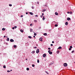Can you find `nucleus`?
Returning a JSON list of instances; mask_svg holds the SVG:
<instances>
[{
  "instance_id": "f257e3e1",
  "label": "nucleus",
  "mask_w": 75,
  "mask_h": 75,
  "mask_svg": "<svg viewBox=\"0 0 75 75\" xmlns=\"http://www.w3.org/2000/svg\"><path fill=\"white\" fill-rule=\"evenodd\" d=\"M63 65L64 67H67V66H68V64H67V63H65Z\"/></svg>"
},
{
  "instance_id": "f03ea898",
  "label": "nucleus",
  "mask_w": 75,
  "mask_h": 75,
  "mask_svg": "<svg viewBox=\"0 0 75 75\" xmlns=\"http://www.w3.org/2000/svg\"><path fill=\"white\" fill-rule=\"evenodd\" d=\"M50 50H48V52H49V54H50V55L52 54V52H50Z\"/></svg>"
},
{
  "instance_id": "7ed1b4c3",
  "label": "nucleus",
  "mask_w": 75,
  "mask_h": 75,
  "mask_svg": "<svg viewBox=\"0 0 75 75\" xmlns=\"http://www.w3.org/2000/svg\"><path fill=\"white\" fill-rule=\"evenodd\" d=\"M36 52L37 54H38V52H40V51H39V49H38L36 51Z\"/></svg>"
},
{
  "instance_id": "20e7f679",
  "label": "nucleus",
  "mask_w": 75,
  "mask_h": 75,
  "mask_svg": "<svg viewBox=\"0 0 75 75\" xmlns=\"http://www.w3.org/2000/svg\"><path fill=\"white\" fill-rule=\"evenodd\" d=\"M10 42H14V40H13V39H11L10 40Z\"/></svg>"
},
{
  "instance_id": "39448f33",
  "label": "nucleus",
  "mask_w": 75,
  "mask_h": 75,
  "mask_svg": "<svg viewBox=\"0 0 75 75\" xmlns=\"http://www.w3.org/2000/svg\"><path fill=\"white\" fill-rule=\"evenodd\" d=\"M39 40L40 41H42V38H40L39 39Z\"/></svg>"
},
{
  "instance_id": "423d86ee",
  "label": "nucleus",
  "mask_w": 75,
  "mask_h": 75,
  "mask_svg": "<svg viewBox=\"0 0 75 75\" xmlns=\"http://www.w3.org/2000/svg\"><path fill=\"white\" fill-rule=\"evenodd\" d=\"M46 57V54H44L43 55V57Z\"/></svg>"
},
{
  "instance_id": "0eeeda50",
  "label": "nucleus",
  "mask_w": 75,
  "mask_h": 75,
  "mask_svg": "<svg viewBox=\"0 0 75 75\" xmlns=\"http://www.w3.org/2000/svg\"><path fill=\"white\" fill-rule=\"evenodd\" d=\"M67 20L68 21H69V20H71V18H67Z\"/></svg>"
},
{
  "instance_id": "6e6552de",
  "label": "nucleus",
  "mask_w": 75,
  "mask_h": 75,
  "mask_svg": "<svg viewBox=\"0 0 75 75\" xmlns=\"http://www.w3.org/2000/svg\"><path fill=\"white\" fill-rule=\"evenodd\" d=\"M29 13L32 16H33V14H34L32 12H29Z\"/></svg>"
},
{
  "instance_id": "1a4fd4ad",
  "label": "nucleus",
  "mask_w": 75,
  "mask_h": 75,
  "mask_svg": "<svg viewBox=\"0 0 75 75\" xmlns=\"http://www.w3.org/2000/svg\"><path fill=\"white\" fill-rule=\"evenodd\" d=\"M68 22H66L65 23V25H68Z\"/></svg>"
},
{
  "instance_id": "9d476101",
  "label": "nucleus",
  "mask_w": 75,
  "mask_h": 75,
  "mask_svg": "<svg viewBox=\"0 0 75 75\" xmlns=\"http://www.w3.org/2000/svg\"><path fill=\"white\" fill-rule=\"evenodd\" d=\"M30 32H32V31H33V30L32 29H30Z\"/></svg>"
},
{
  "instance_id": "9b49d317",
  "label": "nucleus",
  "mask_w": 75,
  "mask_h": 75,
  "mask_svg": "<svg viewBox=\"0 0 75 75\" xmlns=\"http://www.w3.org/2000/svg\"><path fill=\"white\" fill-rule=\"evenodd\" d=\"M44 35H45V36L47 35V33H45L43 34Z\"/></svg>"
},
{
  "instance_id": "f8f14e48",
  "label": "nucleus",
  "mask_w": 75,
  "mask_h": 75,
  "mask_svg": "<svg viewBox=\"0 0 75 75\" xmlns=\"http://www.w3.org/2000/svg\"><path fill=\"white\" fill-rule=\"evenodd\" d=\"M62 48V47H59L58 48H57V50H58V49H61Z\"/></svg>"
},
{
  "instance_id": "ddd939ff",
  "label": "nucleus",
  "mask_w": 75,
  "mask_h": 75,
  "mask_svg": "<svg viewBox=\"0 0 75 75\" xmlns=\"http://www.w3.org/2000/svg\"><path fill=\"white\" fill-rule=\"evenodd\" d=\"M6 41H9V38H8L6 39Z\"/></svg>"
},
{
  "instance_id": "4468645a",
  "label": "nucleus",
  "mask_w": 75,
  "mask_h": 75,
  "mask_svg": "<svg viewBox=\"0 0 75 75\" xmlns=\"http://www.w3.org/2000/svg\"><path fill=\"white\" fill-rule=\"evenodd\" d=\"M20 31L21 32V33H23V30L22 29H21L20 30Z\"/></svg>"
},
{
  "instance_id": "2eb2a0df",
  "label": "nucleus",
  "mask_w": 75,
  "mask_h": 75,
  "mask_svg": "<svg viewBox=\"0 0 75 75\" xmlns=\"http://www.w3.org/2000/svg\"><path fill=\"white\" fill-rule=\"evenodd\" d=\"M28 38H30L31 39L32 38V37L31 36H28Z\"/></svg>"
},
{
  "instance_id": "dca6fc26",
  "label": "nucleus",
  "mask_w": 75,
  "mask_h": 75,
  "mask_svg": "<svg viewBox=\"0 0 75 75\" xmlns=\"http://www.w3.org/2000/svg\"><path fill=\"white\" fill-rule=\"evenodd\" d=\"M34 22L35 23H37V21L36 20H34Z\"/></svg>"
},
{
  "instance_id": "f3484780",
  "label": "nucleus",
  "mask_w": 75,
  "mask_h": 75,
  "mask_svg": "<svg viewBox=\"0 0 75 75\" xmlns=\"http://www.w3.org/2000/svg\"><path fill=\"white\" fill-rule=\"evenodd\" d=\"M55 15H56V16H57V15H58V13L57 12H55Z\"/></svg>"
},
{
  "instance_id": "a211bd4d",
  "label": "nucleus",
  "mask_w": 75,
  "mask_h": 75,
  "mask_svg": "<svg viewBox=\"0 0 75 75\" xmlns=\"http://www.w3.org/2000/svg\"><path fill=\"white\" fill-rule=\"evenodd\" d=\"M57 54H59V50L57 51Z\"/></svg>"
},
{
  "instance_id": "6ab92c4d",
  "label": "nucleus",
  "mask_w": 75,
  "mask_h": 75,
  "mask_svg": "<svg viewBox=\"0 0 75 75\" xmlns=\"http://www.w3.org/2000/svg\"><path fill=\"white\" fill-rule=\"evenodd\" d=\"M45 16H44L43 17V18H42V20H45V18L44 17Z\"/></svg>"
},
{
  "instance_id": "aec40b11",
  "label": "nucleus",
  "mask_w": 75,
  "mask_h": 75,
  "mask_svg": "<svg viewBox=\"0 0 75 75\" xmlns=\"http://www.w3.org/2000/svg\"><path fill=\"white\" fill-rule=\"evenodd\" d=\"M2 31H4V30H5V28H3L2 29Z\"/></svg>"
},
{
  "instance_id": "412c9836",
  "label": "nucleus",
  "mask_w": 75,
  "mask_h": 75,
  "mask_svg": "<svg viewBox=\"0 0 75 75\" xmlns=\"http://www.w3.org/2000/svg\"><path fill=\"white\" fill-rule=\"evenodd\" d=\"M37 62L38 63H39L40 62V61L39 60V59H38L37 60Z\"/></svg>"
},
{
  "instance_id": "4be33fe9",
  "label": "nucleus",
  "mask_w": 75,
  "mask_h": 75,
  "mask_svg": "<svg viewBox=\"0 0 75 75\" xmlns=\"http://www.w3.org/2000/svg\"><path fill=\"white\" fill-rule=\"evenodd\" d=\"M29 68H26V70H27V71H29Z\"/></svg>"
},
{
  "instance_id": "5701e85b",
  "label": "nucleus",
  "mask_w": 75,
  "mask_h": 75,
  "mask_svg": "<svg viewBox=\"0 0 75 75\" xmlns=\"http://www.w3.org/2000/svg\"><path fill=\"white\" fill-rule=\"evenodd\" d=\"M9 6H10V7H11L12 6V5L11 4H9Z\"/></svg>"
},
{
  "instance_id": "b1692460",
  "label": "nucleus",
  "mask_w": 75,
  "mask_h": 75,
  "mask_svg": "<svg viewBox=\"0 0 75 75\" xmlns=\"http://www.w3.org/2000/svg\"><path fill=\"white\" fill-rule=\"evenodd\" d=\"M32 53L34 54V53H35V51H33L32 52Z\"/></svg>"
},
{
  "instance_id": "393cba45",
  "label": "nucleus",
  "mask_w": 75,
  "mask_h": 75,
  "mask_svg": "<svg viewBox=\"0 0 75 75\" xmlns=\"http://www.w3.org/2000/svg\"><path fill=\"white\" fill-rule=\"evenodd\" d=\"M45 72L46 73V74H49L47 72V71H46Z\"/></svg>"
},
{
  "instance_id": "a878e982",
  "label": "nucleus",
  "mask_w": 75,
  "mask_h": 75,
  "mask_svg": "<svg viewBox=\"0 0 75 75\" xmlns=\"http://www.w3.org/2000/svg\"><path fill=\"white\" fill-rule=\"evenodd\" d=\"M45 7H47V4H45Z\"/></svg>"
},
{
  "instance_id": "bb28decb",
  "label": "nucleus",
  "mask_w": 75,
  "mask_h": 75,
  "mask_svg": "<svg viewBox=\"0 0 75 75\" xmlns=\"http://www.w3.org/2000/svg\"><path fill=\"white\" fill-rule=\"evenodd\" d=\"M46 11V10L45 9H43V12H44V11Z\"/></svg>"
},
{
  "instance_id": "cd10ccee",
  "label": "nucleus",
  "mask_w": 75,
  "mask_h": 75,
  "mask_svg": "<svg viewBox=\"0 0 75 75\" xmlns=\"http://www.w3.org/2000/svg\"><path fill=\"white\" fill-rule=\"evenodd\" d=\"M13 47H14V48H16V45H14Z\"/></svg>"
},
{
  "instance_id": "c85d7f7f",
  "label": "nucleus",
  "mask_w": 75,
  "mask_h": 75,
  "mask_svg": "<svg viewBox=\"0 0 75 75\" xmlns=\"http://www.w3.org/2000/svg\"><path fill=\"white\" fill-rule=\"evenodd\" d=\"M32 66L33 67H35V66L34 65V64H32Z\"/></svg>"
},
{
  "instance_id": "c756f323",
  "label": "nucleus",
  "mask_w": 75,
  "mask_h": 75,
  "mask_svg": "<svg viewBox=\"0 0 75 75\" xmlns=\"http://www.w3.org/2000/svg\"><path fill=\"white\" fill-rule=\"evenodd\" d=\"M3 68H6V66H4Z\"/></svg>"
},
{
  "instance_id": "7c9ffc66",
  "label": "nucleus",
  "mask_w": 75,
  "mask_h": 75,
  "mask_svg": "<svg viewBox=\"0 0 75 75\" xmlns=\"http://www.w3.org/2000/svg\"><path fill=\"white\" fill-rule=\"evenodd\" d=\"M55 27H57L58 26V25H57V24H55Z\"/></svg>"
},
{
  "instance_id": "2f4dec72",
  "label": "nucleus",
  "mask_w": 75,
  "mask_h": 75,
  "mask_svg": "<svg viewBox=\"0 0 75 75\" xmlns=\"http://www.w3.org/2000/svg\"><path fill=\"white\" fill-rule=\"evenodd\" d=\"M17 26H14V28H17Z\"/></svg>"
},
{
  "instance_id": "473e14b6",
  "label": "nucleus",
  "mask_w": 75,
  "mask_h": 75,
  "mask_svg": "<svg viewBox=\"0 0 75 75\" xmlns=\"http://www.w3.org/2000/svg\"><path fill=\"white\" fill-rule=\"evenodd\" d=\"M34 35H37V33H34Z\"/></svg>"
},
{
  "instance_id": "72a5a7b5",
  "label": "nucleus",
  "mask_w": 75,
  "mask_h": 75,
  "mask_svg": "<svg viewBox=\"0 0 75 75\" xmlns=\"http://www.w3.org/2000/svg\"><path fill=\"white\" fill-rule=\"evenodd\" d=\"M70 48H72V46H70Z\"/></svg>"
},
{
  "instance_id": "f704fd0d",
  "label": "nucleus",
  "mask_w": 75,
  "mask_h": 75,
  "mask_svg": "<svg viewBox=\"0 0 75 75\" xmlns=\"http://www.w3.org/2000/svg\"><path fill=\"white\" fill-rule=\"evenodd\" d=\"M74 51H75L74 50H73V51L71 52V53H74Z\"/></svg>"
},
{
  "instance_id": "c9c22d12",
  "label": "nucleus",
  "mask_w": 75,
  "mask_h": 75,
  "mask_svg": "<svg viewBox=\"0 0 75 75\" xmlns=\"http://www.w3.org/2000/svg\"><path fill=\"white\" fill-rule=\"evenodd\" d=\"M69 51H71V48H69Z\"/></svg>"
},
{
  "instance_id": "e433bc0d",
  "label": "nucleus",
  "mask_w": 75,
  "mask_h": 75,
  "mask_svg": "<svg viewBox=\"0 0 75 75\" xmlns=\"http://www.w3.org/2000/svg\"><path fill=\"white\" fill-rule=\"evenodd\" d=\"M21 17H23V15H22L21 16Z\"/></svg>"
},
{
  "instance_id": "4c0bfd02",
  "label": "nucleus",
  "mask_w": 75,
  "mask_h": 75,
  "mask_svg": "<svg viewBox=\"0 0 75 75\" xmlns=\"http://www.w3.org/2000/svg\"><path fill=\"white\" fill-rule=\"evenodd\" d=\"M48 50H51V48L49 47L48 48Z\"/></svg>"
},
{
  "instance_id": "58836bf2",
  "label": "nucleus",
  "mask_w": 75,
  "mask_h": 75,
  "mask_svg": "<svg viewBox=\"0 0 75 75\" xmlns=\"http://www.w3.org/2000/svg\"><path fill=\"white\" fill-rule=\"evenodd\" d=\"M7 72H10V71H9V70H8L7 71Z\"/></svg>"
},
{
  "instance_id": "ea45409f",
  "label": "nucleus",
  "mask_w": 75,
  "mask_h": 75,
  "mask_svg": "<svg viewBox=\"0 0 75 75\" xmlns=\"http://www.w3.org/2000/svg\"><path fill=\"white\" fill-rule=\"evenodd\" d=\"M72 12H70V14H72Z\"/></svg>"
},
{
  "instance_id": "a19ab883",
  "label": "nucleus",
  "mask_w": 75,
  "mask_h": 75,
  "mask_svg": "<svg viewBox=\"0 0 75 75\" xmlns=\"http://www.w3.org/2000/svg\"><path fill=\"white\" fill-rule=\"evenodd\" d=\"M30 26H32L33 25V24H30Z\"/></svg>"
},
{
  "instance_id": "79ce46f5",
  "label": "nucleus",
  "mask_w": 75,
  "mask_h": 75,
  "mask_svg": "<svg viewBox=\"0 0 75 75\" xmlns=\"http://www.w3.org/2000/svg\"><path fill=\"white\" fill-rule=\"evenodd\" d=\"M32 8L33 9H34V7H33V6L32 7Z\"/></svg>"
},
{
  "instance_id": "37998d69",
  "label": "nucleus",
  "mask_w": 75,
  "mask_h": 75,
  "mask_svg": "<svg viewBox=\"0 0 75 75\" xmlns=\"http://www.w3.org/2000/svg\"><path fill=\"white\" fill-rule=\"evenodd\" d=\"M35 17H38V16L37 15H36L35 16Z\"/></svg>"
},
{
  "instance_id": "c03bdc74",
  "label": "nucleus",
  "mask_w": 75,
  "mask_h": 75,
  "mask_svg": "<svg viewBox=\"0 0 75 75\" xmlns=\"http://www.w3.org/2000/svg\"><path fill=\"white\" fill-rule=\"evenodd\" d=\"M42 17H43V16L41 15L40 17H41V18H42Z\"/></svg>"
},
{
  "instance_id": "a18cd8bd",
  "label": "nucleus",
  "mask_w": 75,
  "mask_h": 75,
  "mask_svg": "<svg viewBox=\"0 0 75 75\" xmlns=\"http://www.w3.org/2000/svg\"><path fill=\"white\" fill-rule=\"evenodd\" d=\"M51 46H53V45L52 44H51L50 45Z\"/></svg>"
},
{
  "instance_id": "49530a36",
  "label": "nucleus",
  "mask_w": 75,
  "mask_h": 75,
  "mask_svg": "<svg viewBox=\"0 0 75 75\" xmlns=\"http://www.w3.org/2000/svg\"><path fill=\"white\" fill-rule=\"evenodd\" d=\"M69 12H67V13H68V14H69Z\"/></svg>"
},
{
  "instance_id": "de8ad7c7",
  "label": "nucleus",
  "mask_w": 75,
  "mask_h": 75,
  "mask_svg": "<svg viewBox=\"0 0 75 75\" xmlns=\"http://www.w3.org/2000/svg\"><path fill=\"white\" fill-rule=\"evenodd\" d=\"M44 13H42V16H44Z\"/></svg>"
},
{
  "instance_id": "09e8293b",
  "label": "nucleus",
  "mask_w": 75,
  "mask_h": 75,
  "mask_svg": "<svg viewBox=\"0 0 75 75\" xmlns=\"http://www.w3.org/2000/svg\"><path fill=\"white\" fill-rule=\"evenodd\" d=\"M12 29H13V30H14V27H13L12 28Z\"/></svg>"
},
{
  "instance_id": "8fccbe9b",
  "label": "nucleus",
  "mask_w": 75,
  "mask_h": 75,
  "mask_svg": "<svg viewBox=\"0 0 75 75\" xmlns=\"http://www.w3.org/2000/svg\"><path fill=\"white\" fill-rule=\"evenodd\" d=\"M37 47H34V48H35V49H36V48H37Z\"/></svg>"
},
{
  "instance_id": "3c124183",
  "label": "nucleus",
  "mask_w": 75,
  "mask_h": 75,
  "mask_svg": "<svg viewBox=\"0 0 75 75\" xmlns=\"http://www.w3.org/2000/svg\"><path fill=\"white\" fill-rule=\"evenodd\" d=\"M26 14H28V12H26Z\"/></svg>"
},
{
  "instance_id": "603ef678",
  "label": "nucleus",
  "mask_w": 75,
  "mask_h": 75,
  "mask_svg": "<svg viewBox=\"0 0 75 75\" xmlns=\"http://www.w3.org/2000/svg\"><path fill=\"white\" fill-rule=\"evenodd\" d=\"M50 64H51V65H52V64H53V63H50Z\"/></svg>"
},
{
  "instance_id": "864d4df0",
  "label": "nucleus",
  "mask_w": 75,
  "mask_h": 75,
  "mask_svg": "<svg viewBox=\"0 0 75 75\" xmlns=\"http://www.w3.org/2000/svg\"><path fill=\"white\" fill-rule=\"evenodd\" d=\"M52 43H54V41H52Z\"/></svg>"
},
{
  "instance_id": "5fc2aeb1",
  "label": "nucleus",
  "mask_w": 75,
  "mask_h": 75,
  "mask_svg": "<svg viewBox=\"0 0 75 75\" xmlns=\"http://www.w3.org/2000/svg\"><path fill=\"white\" fill-rule=\"evenodd\" d=\"M37 3V4H39V2H38Z\"/></svg>"
},
{
  "instance_id": "6e6d98bb",
  "label": "nucleus",
  "mask_w": 75,
  "mask_h": 75,
  "mask_svg": "<svg viewBox=\"0 0 75 75\" xmlns=\"http://www.w3.org/2000/svg\"><path fill=\"white\" fill-rule=\"evenodd\" d=\"M36 46H38V44H36Z\"/></svg>"
},
{
  "instance_id": "4d7b16f0",
  "label": "nucleus",
  "mask_w": 75,
  "mask_h": 75,
  "mask_svg": "<svg viewBox=\"0 0 75 75\" xmlns=\"http://www.w3.org/2000/svg\"><path fill=\"white\" fill-rule=\"evenodd\" d=\"M4 38H5V37H6V36H4Z\"/></svg>"
},
{
  "instance_id": "13d9d810",
  "label": "nucleus",
  "mask_w": 75,
  "mask_h": 75,
  "mask_svg": "<svg viewBox=\"0 0 75 75\" xmlns=\"http://www.w3.org/2000/svg\"><path fill=\"white\" fill-rule=\"evenodd\" d=\"M33 37L35 38V36H34Z\"/></svg>"
},
{
  "instance_id": "bf43d9fd",
  "label": "nucleus",
  "mask_w": 75,
  "mask_h": 75,
  "mask_svg": "<svg viewBox=\"0 0 75 75\" xmlns=\"http://www.w3.org/2000/svg\"><path fill=\"white\" fill-rule=\"evenodd\" d=\"M12 71V70H11V71Z\"/></svg>"
},
{
  "instance_id": "052dcab7",
  "label": "nucleus",
  "mask_w": 75,
  "mask_h": 75,
  "mask_svg": "<svg viewBox=\"0 0 75 75\" xmlns=\"http://www.w3.org/2000/svg\"><path fill=\"white\" fill-rule=\"evenodd\" d=\"M26 60H27V59H26Z\"/></svg>"
},
{
  "instance_id": "680f3d73",
  "label": "nucleus",
  "mask_w": 75,
  "mask_h": 75,
  "mask_svg": "<svg viewBox=\"0 0 75 75\" xmlns=\"http://www.w3.org/2000/svg\"><path fill=\"white\" fill-rule=\"evenodd\" d=\"M33 32L34 33H35V32Z\"/></svg>"
},
{
  "instance_id": "e2e57ef3",
  "label": "nucleus",
  "mask_w": 75,
  "mask_h": 75,
  "mask_svg": "<svg viewBox=\"0 0 75 75\" xmlns=\"http://www.w3.org/2000/svg\"><path fill=\"white\" fill-rule=\"evenodd\" d=\"M74 64H75V62H74Z\"/></svg>"
}]
</instances>
